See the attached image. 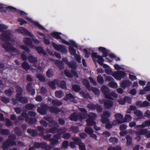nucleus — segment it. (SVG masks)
<instances>
[{"instance_id":"nucleus-62","label":"nucleus","mask_w":150,"mask_h":150,"mask_svg":"<svg viewBox=\"0 0 150 150\" xmlns=\"http://www.w3.org/2000/svg\"><path fill=\"white\" fill-rule=\"evenodd\" d=\"M72 140L75 142L76 144L79 145V144L80 143H82L81 140L79 138L73 137Z\"/></svg>"},{"instance_id":"nucleus-53","label":"nucleus","mask_w":150,"mask_h":150,"mask_svg":"<svg viewBox=\"0 0 150 150\" xmlns=\"http://www.w3.org/2000/svg\"><path fill=\"white\" fill-rule=\"evenodd\" d=\"M14 131L16 134L19 136L22 135V133L20 129L18 127H16L14 129Z\"/></svg>"},{"instance_id":"nucleus-21","label":"nucleus","mask_w":150,"mask_h":150,"mask_svg":"<svg viewBox=\"0 0 150 150\" xmlns=\"http://www.w3.org/2000/svg\"><path fill=\"white\" fill-rule=\"evenodd\" d=\"M57 84L58 86L62 89H66V82L65 81L62 80L60 81L58 80L57 82Z\"/></svg>"},{"instance_id":"nucleus-32","label":"nucleus","mask_w":150,"mask_h":150,"mask_svg":"<svg viewBox=\"0 0 150 150\" xmlns=\"http://www.w3.org/2000/svg\"><path fill=\"white\" fill-rule=\"evenodd\" d=\"M26 122H28V123L30 125H32L35 123L37 121V120L36 118H31L29 117L28 119L26 120Z\"/></svg>"},{"instance_id":"nucleus-33","label":"nucleus","mask_w":150,"mask_h":150,"mask_svg":"<svg viewBox=\"0 0 150 150\" xmlns=\"http://www.w3.org/2000/svg\"><path fill=\"white\" fill-rule=\"evenodd\" d=\"M74 96L71 93L67 94L66 97L64 98V100L66 101H67L69 100H71L72 99H74Z\"/></svg>"},{"instance_id":"nucleus-40","label":"nucleus","mask_w":150,"mask_h":150,"mask_svg":"<svg viewBox=\"0 0 150 150\" xmlns=\"http://www.w3.org/2000/svg\"><path fill=\"white\" fill-rule=\"evenodd\" d=\"M43 118L44 120L49 122L50 123L54 124V122L55 121H54L53 118L51 117L48 116H45L43 117Z\"/></svg>"},{"instance_id":"nucleus-23","label":"nucleus","mask_w":150,"mask_h":150,"mask_svg":"<svg viewBox=\"0 0 150 150\" xmlns=\"http://www.w3.org/2000/svg\"><path fill=\"white\" fill-rule=\"evenodd\" d=\"M134 113L137 116L138 119H141L144 117L142 112L139 110H136L134 111Z\"/></svg>"},{"instance_id":"nucleus-1","label":"nucleus","mask_w":150,"mask_h":150,"mask_svg":"<svg viewBox=\"0 0 150 150\" xmlns=\"http://www.w3.org/2000/svg\"><path fill=\"white\" fill-rule=\"evenodd\" d=\"M98 50L103 53V56L98 55L96 52H92L91 54V57L95 63L96 60L95 58L98 59V63L101 66H103V67L106 69L109 67V66L107 64H103L104 59L103 57H107L108 55V51L105 48L102 47H100L98 48Z\"/></svg>"},{"instance_id":"nucleus-22","label":"nucleus","mask_w":150,"mask_h":150,"mask_svg":"<svg viewBox=\"0 0 150 150\" xmlns=\"http://www.w3.org/2000/svg\"><path fill=\"white\" fill-rule=\"evenodd\" d=\"M61 33L56 32H54L51 33V35L54 38L57 40L59 39L61 40L62 37L60 36Z\"/></svg>"},{"instance_id":"nucleus-63","label":"nucleus","mask_w":150,"mask_h":150,"mask_svg":"<svg viewBox=\"0 0 150 150\" xmlns=\"http://www.w3.org/2000/svg\"><path fill=\"white\" fill-rule=\"evenodd\" d=\"M67 131V129L64 128H61L58 129L57 132L59 134H61V135L65 133Z\"/></svg>"},{"instance_id":"nucleus-49","label":"nucleus","mask_w":150,"mask_h":150,"mask_svg":"<svg viewBox=\"0 0 150 150\" xmlns=\"http://www.w3.org/2000/svg\"><path fill=\"white\" fill-rule=\"evenodd\" d=\"M126 139L127 140V144L129 146L131 144L132 142V137L129 135H127L126 136Z\"/></svg>"},{"instance_id":"nucleus-39","label":"nucleus","mask_w":150,"mask_h":150,"mask_svg":"<svg viewBox=\"0 0 150 150\" xmlns=\"http://www.w3.org/2000/svg\"><path fill=\"white\" fill-rule=\"evenodd\" d=\"M132 120V117L130 115L126 114L125 115L124 119L122 121L123 123L125 122H129Z\"/></svg>"},{"instance_id":"nucleus-8","label":"nucleus","mask_w":150,"mask_h":150,"mask_svg":"<svg viewBox=\"0 0 150 150\" xmlns=\"http://www.w3.org/2000/svg\"><path fill=\"white\" fill-rule=\"evenodd\" d=\"M110 112L106 111L103 112L101 114V119L100 121L103 124H105L106 122H109L110 120L108 118L110 117Z\"/></svg>"},{"instance_id":"nucleus-48","label":"nucleus","mask_w":150,"mask_h":150,"mask_svg":"<svg viewBox=\"0 0 150 150\" xmlns=\"http://www.w3.org/2000/svg\"><path fill=\"white\" fill-rule=\"evenodd\" d=\"M69 52L71 55L75 56L76 54V50L73 47L69 46Z\"/></svg>"},{"instance_id":"nucleus-3","label":"nucleus","mask_w":150,"mask_h":150,"mask_svg":"<svg viewBox=\"0 0 150 150\" xmlns=\"http://www.w3.org/2000/svg\"><path fill=\"white\" fill-rule=\"evenodd\" d=\"M2 46L7 52L17 53L18 50L14 47L12 44L9 42H5L2 45Z\"/></svg>"},{"instance_id":"nucleus-59","label":"nucleus","mask_w":150,"mask_h":150,"mask_svg":"<svg viewBox=\"0 0 150 150\" xmlns=\"http://www.w3.org/2000/svg\"><path fill=\"white\" fill-rule=\"evenodd\" d=\"M52 134H48L46 135H44L43 134V135H41V137H42L43 138L49 141V140L52 137Z\"/></svg>"},{"instance_id":"nucleus-26","label":"nucleus","mask_w":150,"mask_h":150,"mask_svg":"<svg viewBox=\"0 0 150 150\" xmlns=\"http://www.w3.org/2000/svg\"><path fill=\"white\" fill-rule=\"evenodd\" d=\"M79 117H80L79 115H76L75 113H73L70 115L69 119L71 121H76Z\"/></svg>"},{"instance_id":"nucleus-52","label":"nucleus","mask_w":150,"mask_h":150,"mask_svg":"<svg viewBox=\"0 0 150 150\" xmlns=\"http://www.w3.org/2000/svg\"><path fill=\"white\" fill-rule=\"evenodd\" d=\"M1 133L2 134L4 135H8L10 133L9 130L7 129H1Z\"/></svg>"},{"instance_id":"nucleus-37","label":"nucleus","mask_w":150,"mask_h":150,"mask_svg":"<svg viewBox=\"0 0 150 150\" xmlns=\"http://www.w3.org/2000/svg\"><path fill=\"white\" fill-rule=\"evenodd\" d=\"M35 107V105L33 104L29 103L27 104L25 106V108L28 110H32Z\"/></svg>"},{"instance_id":"nucleus-2","label":"nucleus","mask_w":150,"mask_h":150,"mask_svg":"<svg viewBox=\"0 0 150 150\" xmlns=\"http://www.w3.org/2000/svg\"><path fill=\"white\" fill-rule=\"evenodd\" d=\"M16 91L17 92L16 98L18 100V101L22 103H27L28 102V99L25 97H23L22 96L23 89L22 88L19 86H16Z\"/></svg>"},{"instance_id":"nucleus-44","label":"nucleus","mask_w":150,"mask_h":150,"mask_svg":"<svg viewBox=\"0 0 150 150\" xmlns=\"http://www.w3.org/2000/svg\"><path fill=\"white\" fill-rule=\"evenodd\" d=\"M37 129L38 130L41 132L39 134V135L41 136V135H43L44 134L45 129L42 126H38L37 127Z\"/></svg>"},{"instance_id":"nucleus-34","label":"nucleus","mask_w":150,"mask_h":150,"mask_svg":"<svg viewBox=\"0 0 150 150\" xmlns=\"http://www.w3.org/2000/svg\"><path fill=\"white\" fill-rule=\"evenodd\" d=\"M11 146L9 143L8 142V141L7 140L6 141L4 142L2 147L3 149L6 150L10 146Z\"/></svg>"},{"instance_id":"nucleus-36","label":"nucleus","mask_w":150,"mask_h":150,"mask_svg":"<svg viewBox=\"0 0 150 150\" xmlns=\"http://www.w3.org/2000/svg\"><path fill=\"white\" fill-rule=\"evenodd\" d=\"M72 90L76 92H78L81 90L80 86L77 84L72 85Z\"/></svg>"},{"instance_id":"nucleus-24","label":"nucleus","mask_w":150,"mask_h":150,"mask_svg":"<svg viewBox=\"0 0 150 150\" xmlns=\"http://www.w3.org/2000/svg\"><path fill=\"white\" fill-rule=\"evenodd\" d=\"M82 82L83 85L89 90H91V87L89 81L86 79H84L83 80Z\"/></svg>"},{"instance_id":"nucleus-9","label":"nucleus","mask_w":150,"mask_h":150,"mask_svg":"<svg viewBox=\"0 0 150 150\" xmlns=\"http://www.w3.org/2000/svg\"><path fill=\"white\" fill-rule=\"evenodd\" d=\"M71 73L67 69H66L64 71L65 75L69 78H72L74 75L75 77L78 78L79 76L78 73L74 70L71 69Z\"/></svg>"},{"instance_id":"nucleus-11","label":"nucleus","mask_w":150,"mask_h":150,"mask_svg":"<svg viewBox=\"0 0 150 150\" xmlns=\"http://www.w3.org/2000/svg\"><path fill=\"white\" fill-rule=\"evenodd\" d=\"M18 32L25 35H28L29 36L33 37H34V35L31 32H30L26 28L23 27H20L17 30Z\"/></svg>"},{"instance_id":"nucleus-43","label":"nucleus","mask_w":150,"mask_h":150,"mask_svg":"<svg viewBox=\"0 0 150 150\" xmlns=\"http://www.w3.org/2000/svg\"><path fill=\"white\" fill-rule=\"evenodd\" d=\"M109 97L107 98V99H110L112 100H113V97L115 98H117V94L114 92H111L108 95Z\"/></svg>"},{"instance_id":"nucleus-15","label":"nucleus","mask_w":150,"mask_h":150,"mask_svg":"<svg viewBox=\"0 0 150 150\" xmlns=\"http://www.w3.org/2000/svg\"><path fill=\"white\" fill-rule=\"evenodd\" d=\"M132 83V82L129 80H124L120 84L121 86L123 88L129 87Z\"/></svg>"},{"instance_id":"nucleus-38","label":"nucleus","mask_w":150,"mask_h":150,"mask_svg":"<svg viewBox=\"0 0 150 150\" xmlns=\"http://www.w3.org/2000/svg\"><path fill=\"white\" fill-rule=\"evenodd\" d=\"M97 117V114L95 113H90L88 115V118L90 120H95Z\"/></svg>"},{"instance_id":"nucleus-12","label":"nucleus","mask_w":150,"mask_h":150,"mask_svg":"<svg viewBox=\"0 0 150 150\" xmlns=\"http://www.w3.org/2000/svg\"><path fill=\"white\" fill-rule=\"evenodd\" d=\"M101 90L106 98L109 97L108 95L110 93V90L108 87L105 86H103L101 88Z\"/></svg>"},{"instance_id":"nucleus-4","label":"nucleus","mask_w":150,"mask_h":150,"mask_svg":"<svg viewBox=\"0 0 150 150\" xmlns=\"http://www.w3.org/2000/svg\"><path fill=\"white\" fill-rule=\"evenodd\" d=\"M11 34L8 31L5 30L0 34V39L5 42H9L11 40Z\"/></svg>"},{"instance_id":"nucleus-29","label":"nucleus","mask_w":150,"mask_h":150,"mask_svg":"<svg viewBox=\"0 0 150 150\" xmlns=\"http://www.w3.org/2000/svg\"><path fill=\"white\" fill-rule=\"evenodd\" d=\"M21 66L23 69L26 71L29 70L30 68L29 64L27 62L25 61L23 62Z\"/></svg>"},{"instance_id":"nucleus-51","label":"nucleus","mask_w":150,"mask_h":150,"mask_svg":"<svg viewBox=\"0 0 150 150\" xmlns=\"http://www.w3.org/2000/svg\"><path fill=\"white\" fill-rule=\"evenodd\" d=\"M108 150H122V148L118 146H110L108 148Z\"/></svg>"},{"instance_id":"nucleus-54","label":"nucleus","mask_w":150,"mask_h":150,"mask_svg":"<svg viewBox=\"0 0 150 150\" xmlns=\"http://www.w3.org/2000/svg\"><path fill=\"white\" fill-rule=\"evenodd\" d=\"M53 75V71L51 69H49L47 71L46 76L48 78H52Z\"/></svg>"},{"instance_id":"nucleus-55","label":"nucleus","mask_w":150,"mask_h":150,"mask_svg":"<svg viewBox=\"0 0 150 150\" xmlns=\"http://www.w3.org/2000/svg\"><path fill=\"white\" fill-rule=\"evenodd\" d=\"M109 86L112 88H116L117 87V83L113 81L110 82L109 83Z\"/></svg>"},{"instance_id":"nucleus-45","label":"nucleus","mask_w":150,"mask_h":150,"mask_svg":"<svg viewBox=\"0 0 150 150\" xmlns=\"http://www.w3.org/2000/svg\"><path fill=\"white\" fill-rule=\"evenodd\" d=\"M87 122V125L88 126H92L96 124V123L94 120H90L89 119H88L86 120Z\"/></svg>"},{"instance_id":"nucleus-27","label":"nucleus","mask_w":150,"mask_h":150,"mask_svg":"<svg viewBox=\"0 0 150 150\" xmlns=\"http://www.w3.org/2000/svg\"><path fill=\"white\" fill-rule=\"evenodd\" d=\"M27 132L28 133L31 134L33 137H36L38 135L37 131L36 129H31L29 128L27 130Z\"/></svg>"},{"instance_id":"nucleus-61","label":"nucleus","mask_w":150,"mask_h":150,"mask_svg":"<svg viewBox=\"0 0 150 150\" xmlns=\"http://www.w3.org/2000/svg\"><path fill=\"white\" fill-rule=\"evenodd\" d=\"M63 92L62 91H56L55 92V96L58 98H61L62 96V94Z\"/></svg>"},{"instance_id":"nucleus-42","label":"nucleus","mask_w":150,"mask_h":150,"mask_svg":"<svg viewBox=\"0 0 150 150\" xmlns=\"http://www.w3.org/2000/svg\"><path fill=\"white\" fill-rule=\"evenodd\" d=\"M68 65L69 67L73 69L74 70H75L76 69L77 65L76 63L75 62H70Z\"/></svg>"},{"instance_id":"nucleus-19","label":"nucleus","mask_w":150,"mask_h":150,"mask_svg":"<svg viewBox=\"0 0 150 150\" xmlns=\"http://www.w3.org/2000/svg\"><path fill=\"white\" fill-rule=\"evenodd\" d=\"M148 132V129H147L145 128L142 129L140 130L136 131L135 134L137 136H139L140 137V136L141 135H144L145 136L146 133Z\"/></svg>"},{"instance_id":"nucleus-30","label":"nucleus","mask_w":150,"mask_h":150,"mask_svg":"<svg viewBox=\"0 0 150 150\" xmlns=\"http://www.w3.org/2000/svg\"><path fill=\"white\" fill-rule=\"evenodd\" d=\"M50 111L52 113H57L60 112L59 109L57 107L51 106L49 108Z\"/></svg>"},{"instance_id":"nucleus-16","label":"nucleus","mask_w":150,"mask_h":150,"mask_svg":"<svg viewBox=\"0 0 150 150\" xmlns=\"http://www.w3.org/2000/svg\"><path fill=\"white\" fill-rule=\"evenodd\" d=\"M54 127L50 128L48 130V132L54 134L56 133V131L58 129V127H59V125L57 122L54 121L53 124Z\"/></svg>"},{"instance_id":"nucleus-13","label":"nucleus","mask_w":150,"mask_h":150,"mask_svg":"<svg viewBox=\"0 0 150 150\" xmlns=\"http://www.w3.org/2000/svg\"><path fill=\"white\" fill-rule=\"evenodd\" d=\"M102 101L104 102V106L106 109H110L113 105V103L112 101L103 99Z\"/></svg>"},{"instance_id":"nucleus-41","label":"nucleus","mask_w":150,"mask_h":150,"mask_svg":"<svg viewBox=\"0 0 150 150\" xmlns=\"http://www.w3.org/2000/svg\"><path fill=\"white\" fill-rule=\"evenodd\" d=\"M36 76L40 81L45 82V77L40 74H38L36 75Z\"/></svg>"},{"instance_id":"nucleus-5","label":"nucleus","mask_w":150,"mask_h":150,"mask_svg":"<svg viewBox=\"0 0 150 150\" xmlns=\"http://www.w3.org/2000/svg\"><path fill=\"white\" fill-rule=\"evenodd\" d=\"M126 73L123 71L119 70L115 71L112 74V76L116 79L120 80L121 79L124 78L126 76Z\"/></svg>"},{"instance_id":"nucleus-14","label":"nucleus","mask_w":150,"mask_h":150,"mask_svg":"<svg viewBox=\"0 0 150 150\" xmlns=\"http://www.w3.org/2000/svg\"><path fill=\"white\" fill-rule=\"evenodd\" d=\"M16 139V135L13 134L9 136L8 139L7 140L8 142L9 143L11 146L15 145L16 144L15 140Z\"/></svg>"},{"instance_id":"nucleus-25","label":"nucleus","mask_w":150,"mask_h":150,"mask_svg":"<svg viewBox=\"0 0 150 150\" xmlns=\"http://www.w3.org/2000/svg\"><path fill=\"white\" fill-rule=\"evenodd\" d=\"M57 80L55 79L53 81L48 82L47 84L50 88L52 89H54L56 88V83H57Z\"/></svg>"},{"instance_id":"nucleus-60","label":"nucleus","mask_w":150,"mask_h":150,"mask_svg":"<svg viewBox=\"0 0 150 150\" xmlns=\"http://www.w3.org/2000/svg\"><path fill=\"white\" fill-rule=\"evenodd\" d=\"M1 100L5 103H7L10 102V100L8 98L3 96L1 98Z\"/></svg>"},{"instance_id":"nucleus-64","label":"nucleus","mask_w":150,"mask_h":150,"mask_svg":"<svg viewBox=\"0 0 150 150\" xmlns=\"http://www.w3.org/2000/svg\"><path fill=\"white\" fill-rule=\"evenodd\" d=\"M79 150H86L85 144L83 143H80L79 144Z\"/></svg>"},{"instance_id":"nucleus-28","label":"nucleus","mask_w":150,"mask_h":150,"mask_svg":"<svg viewBox=\"0 0 150 150\" xmlns=\"http://www.w3.org/2000/svg\"><path fill=\"white\" fill-rule=\"evenodd\" d=\"M80 110L81 112V114L79 115L80 117L82 119L85 118L87 114V111L86 109L85 108H81Z\"/></svg>"},{"instance_id":"nucleus-47","label":"nucleus","mask_w":150,"mask_h":150,"mask_svg":"<svg viewBox=\"0 0 150 150\" xmlns=\"http://www.w3.org/2000/svg\"><path fill=\"white\" fill-rule=\"evenodd\" d=\"M109 141L110 143L114 144L117 143L118 139L115 137H111L109 139Z\"/></svg>"},{"instance_id":"nucleus-18","label":"nucleus","mask_w":150,"mask_h":150,"mask_svg":"<svg viewBox=\"0 0 150 150\" xmlns=\"http://www.w3.org/2000/svg\"><path fill=\"white\" fill-rule=\"evenodd\" d=\"M114 116L117 123L119 124L123 123V122L122 121L123 117L121 114L120 113L116 114H115Z\"/></svg>"},{"instance_id":"nucleus-6","label":"nucleus","mask_w":150,"mask_h":150,"mask_svg":"<svg viewBox=\"0 0 150 150\" xmlns=\"http://www.w3.org/2000/svg\"><path fill=\"white\" fill-rule=\"evenodd\" d=\"M52 45L54 48L58 51H60L64 53H66L67 52L65 46L62 45H58L54 42L52 43Z\"/></svg>"},{"instance_id":"nucleus-20","label":"nucleus","mask_w":150,"mask_h":150,"mask_svg":"<svg viewBox=\"0 0 150 150\" xmlns=\"http://www.w3.org/2000/svg\"><path fill=\"white\" fill-rule=\"evenodd\" d=\"M23 42L26 45L29 46L30 47L33 48L34 45H33L32 41L30 38H26L24 40Z\"/></svg>"},{"instance_id":"nucleus-57","label":"nucleus","mask_w":150,"mask_h":150,"mask_svg":"<svg viewBox=\"0 0 150 150\" xmlns=\"http://www.w3.org/2000/svg\"><path fill=\"white\" fill-rule=\"evenodd\" d=\"M98 82L100 84H103L104 81L103 77L101 75H98L97 78Z\"/></svg>"},{"instance_id":"nucleus-50","label":"nucleus","mask_w":150,"mask_h":150,"mask_svg":"<svg viewBox=\"0 0 150 150\" xmlns=\"http://www.w3.org/2000/svg\"><path fill=\"white\" fill-rule=\"evenodd\" d=\"M36 50L39 53H42L44 55L46 54L45 51L44 50L43 48L40 46L37 47Z\"/></svg>"},{"instance_id":"nucleus-31","label":"nucleus","mask_w":150,"mask_h":150,"mask_svg":"<svg viewBox=\"0 0 150 150\" xmlns=\"http://www.w3.org/2000/svg\"><path fill=\"white\" fill-rule=\"evenodd\" d=\"M28 61L31 63H35L37 62V59L36 57H34L32 55L28 57Z\"/></svg>"},{"instance_id":"nucleus-35","label":"nucleus","mask_w":150,"mask_h":150,"mask_svg":"<svg viewBox=\"0 0 150 150\" xmlns=\"http://www.w3.org/2000/svg\"><path fill=\"white\" fill-rule=\"evenodd\" d=\"M52 105L54 106H59L61 105L62 103L61 101L57 99L52 100Z\"/></svg>"},{"instance_id":"nucleus-10","label":"nucleus","mask_w":150,"mask_h":150,"mask_svg":"<svg viewBox=\"0 0 150 150\" xmlns=\"http://www.w3.org/2000/svg\"><path fill=\"white\" fill-rule=\"evenodd\" d=\"M48 107V105L46 104L41 105L40 107H39L38 108L37 111L40 114L42 115H44L47 112Z\"/></svg>"},{"instance_id":"nucleus-58","label":"nucleus","mask_w":150,"mask_h":150,"mask_svg":"<svg viewBox=\"0 0 150 150\" xmlns=\"http://www.w3.org/2000/svg\"><path fill=\"white\" fill-rule=\"evenodd\" d=\"M91 90L96 95H99L100 91L99 89L95 87H91Z\"/></svg>"},{"instance_id":"nucleus-17","label":"nucleus","mask_w":150,"mask_h":150,"mask_svg":"<svg viewBox=\"0 0 150 150\" xmlns=\"http://www.w3.org/2000/svg\"><path fill=\"white\" fill-rule=\"evenodd\" d=\"M32 83L31 82L28 83L26 86V90L31 93V95L33 96L35 94V91L34 89L32 86Z\"/></svg>"},{"instance_id":"nucleus-46","label":"nucleus","mask_w":150,"mask_h":150,"mask_svg":"<svg viewBox=\"0 0 150 150\" xmlns=\"http://www.w3.org/2000/svg\"><path fill=\"white\" fill-rule=\"evenodd\" d=\"M51 144L53 145H55L59 143V141L54 138H51L49 140Z\"/></svg>"},{"instance_id":"nucleus-7","label":"nucleus","mask_w":150,"mask_h":150,"mask_svg":"<svg viewBox=\"0 0 150 150\" xmlns=\"http://www.w3.org/2000/svg\"><path fill=\"white\" fill-rule=\"evenodd\" d=\"M87 107L88 108L91 110H96L98 113H100L102 111V108L98 104H94L90 103L88 105Z\"/></svg>"},{"instance_id":"nucleus-56","label":"nucleus","mask_w":150,"mask_h":150,"mask_svg":"<svg viewBox=\"0 0 150 150\" xmlns=\"http://www.w3.org/2000/svg\"><path fill=\"white\" fill-rule=\"evenodd\" d=\"M85 131L86 133L89 135L93 132V129L90 127H86L85 129Z\"/></svg>"}]
</instances>
